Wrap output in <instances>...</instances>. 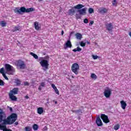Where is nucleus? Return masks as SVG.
Masks as SVG:
<instances>
[{
    "instance_id": "1",
    "label": "nucleus",
    "mask_w": 131,
    "mask_h": 131,
    "mask_svg": "<svg viewBox=\"0 0 131 131\" xmlns=\"http://www.w3.org/2000/svg\"><path fill=\"white\" fill-rule=\"evenodd\" d=\"M18 92H19V88H13L12 90L10 91L9 93V98L11 101H17V98L14 95H18Z\"/></svg>"
},
{
    "instance_id": "2",
    "label": "nucleus",
    "mask_w": 131,
    "mask_h": 131,
    "mask_svg": "<svg viewBox=\"0 0 131 131\" xmlns=\"http://www.w3.org/2000/svg\"><path fill=\"white\" fill-rule=\"evenodd\" d=\"M34 11H35V9L34 8H30L26 9V8L24 7H20L19 9L18 8H16L14 10V12L16 14H21V12L22 13H29L30 12H34Z\"/></svg>"
},
{
    "instance_id": "3",
    "label": "nucleus",
    "mask_w": 131,
    "mask_h": 131,
    "mask_svg": "<svg viewBox=\"0 0 131 131\" xmlns=\"http://www.w3.org/2000/svg\"><path fill=\"white\" fill-rule=\"evenodd\" d=\"M39 60L40 61L39 62L40 65L43 68H45V69H49V60L43 59V57H40Z\"/></svg>"
},
{
    "instance_id": "4",
    "label": "nucleus",
    "mask_w": 131,
    "mask_h": 131,
    "mask_svg": "<svg viewBox=\"0 0 131 131\" xmlns=\"http://www.w3.org/2000/svg\"><path fill=\"white\" fill-rule=\"evenodd\" d=\"M71 71L73 73H75L76 75H77L79 71V65L78 63H74L71 67Z\"/></svg>"
},
{
    "instance_id": "5",
    "label": "nucleus",
    "mask_w": 131,
    "mask_h": 131,
    "mask_svg": "<svg viewBox=\"0 0 131 131\" xmlns=\"http://www.w3.org/2000/svg\"><path fill=\"white\" fill-rule=\"evenodd\" d=\"M15 66L17 67H19L20 69H24L26 67V64H25V62L21 60H18L15 62Z\"/></svg>"
},
{
    "instance_id": "6",
    "label": "nucleus",
    "mask_w": 131,
    "mask_h": 131,
    "mask_svg": "<svg viewBox=\"0 0 131 131\" xmlns=\"http://www.w3.org/2000/svg\"><path fill=\"white\" fill-rule=\"evenodd\" d=\"M112 94V91L109 88H106L104 90L103 95L106 99H108L111 97V95Z\"/></svg>"
},
{
    "instance_id": "7",
    "label": "nucleus",
    "mask_w": 131,
    "mask_h": 131,
    "mask_svg": "<svg viewBox=\"0 0 131 131\" xmlns=\"http://www.w3.org/2000/svg\"><path fill=\"white\" fill-rule=\"evenodd\" d=\"M5 69L6 70L7 72H10L11 71H13L14 67L9 63H6L5 64Z\"/></svg>"
},
{
    "instance_id": "8",
    "label": "nucleus",
    "mask_w": 131,
    "mask_h": 131,
    "mask_svg": "<svg viewBox=\"0 0 131 131\" xmlns=\"http://www.w3.org/2000/svg\"><path fill=\"white\" fill-rule=\"evenodd\" d=\"M101 118L104 123H109V122H110V120H109L108 116L105 114H101Z\"/></svg>"
},
{
    "instance_id": "9",
    "label": "nucleus",
    "mask_w": 131,
    "mask_h": 131,
    "mask_svg": "<svg viewBox=\"0 0 131 131\" xmlns=\"http://www.w3.org/2000/svg\"><path fill=\"white\" fill-rule=\"evenodd\" d=\"M105 28L108 31H112L113 30V24L112 23L105 24Z\"/></svg>"
},
{
    "instance_id": "10",
    "label": "nucleus",
    "mask_w": 131,
    "mask_h": 131,
    "mask_svg": "<svg viewBox=\"0 0 131 131\" xmlns=\"http://www.w3.org/2000/svg\"><path fill=\"white\" fill-rule=\"evenodd\" d=\"M96 123L98 126H102L103 125V122L100 118V117H98L96 119Z\"/></svg>"
},
{
    "instance_id": "11",
    "label": "nucleus",
    "mask_w": 131,
    "mask_h": 131,
    "mask_svg": "<svg viewBox=\"0 0 131 131\" xmlns=\"http://www.w3.org/2000/svg\"><path fill=\"white\" fill-rule=\"evenodd\" d=\"M78 12L80 15H85L86 14V8H82L78 10Z\"/></svg>"
},
{
    "instance_id": "12",
    "label": "nucleus",
    "mask_w": 131,
    "mask_h": 131,
    "mask_svg": "<svg viewBox=\"0 0 131 131\" xmlns=\"http://www.w3.org/2000/svg\"><path fill=\"white\" fill-rule=\"evenodd\" d=\"M120 104H121V107L122 109H123V110H125V108H126V106L127 105L126 104V102H125V101L123 100H122L120 101Z\"/></svg>"
},
{
    "instance_id": "13",
    "label": "nucleus",
    "mask_w": 131,
    "mask_h": 131,
    "mask_svg": "<svg viewBox=\"0 0 131 131\" xmlns=\"http://www.w3.org/2000/svg\"><path fill=\"white\" fill-rule=\"evenodd\" d=\"M66 47H64V49H67V48H69L70 49H71L72 48V44L71 43V41H70V40H68L65 45Z\"/></svg>"
},
{
    "instance_id": "14",
    "label": "nucleus",
    "mask_w": 131,
    "mask_h": 131,
    "mask_svg": "<svg viewBox=\"0 0 131 131\" xmlns=\"http://www.w3.org/2000/svg\"><path fill=\"white\" fill-rule=\"evenodd\" d=\"M35 29L37 31L40 30V28H41V27L40 26L38 25V22L35 21L34 24Z\"/></svg>"
},
{
    "instance_id": "15",
    "label": "nucleus",
    "mask_w": 131,
    "mask_h": 131,
    "mask_svg": "<svg viewBox=\"0 0 131 131\" xmlns=\"http://www.w3.org/2000/svg\"><path fill=\"white\" fill-rule=\"evenodd\" d=\"M99 13L101 14H105L108 12V9L107 8H102V9H99Z\"/></svg>"
},
{
    "instance_id": "16",
    "label": "nucleus",
    "mask_w": 131,
    "mask_h": 131,
    "mask_svg": "<svg viewBox=\"0 0 131 131\" xmlns=\"http://www.w3.org/2000/svg\"><path fill=\"white\" fill-rule=\"evenodd\" d=\"M37 112L38 114L41 115V114H42V113H43V107H40L37 108Z\"/></svg>"
},
{
    "instance_id": "17",
    "label": "nucleus",
    "mask_w": 131,
    "mask_h": 131,
    "mask_svg": "<svg viewBox=\"0 0 131 131\" xmlns=\"http://www.w3.org/2000/svg\"><path fill=\"white\" fill-rule=\"evenodd\" d=\"M84 6H83L82 4H78L76 6H74V9H77V10H79L80 9H82Z\"/></svg>"
},
{
    "instance_id": "18",
    "label": "nucleus",
    "mask_w": 131,
    "mask_h": 131,
    "mask_svg": "<svg viewBox=\"0 0 131 131\" xmlns=\"http://www.w3.org/2000/svg\"><path fill=\"white\" fill-rule=\"evenodd\" d=\"M75 35L77 39H79L80 40V39L82 38V35L79 33H76Z\"/></svg>"
},
{
    "instance_id": "19",
    "label": "nucleus",
    "mask_w": 131,
    "mask_h": 131,
    "mask_svg": "<svg viewBox=\"0 0 131 131\" xmlns=\"http://www.w3.org/2000/svg\"><path fill=\"white\" fill-rule=\"evenodd\" d=\"M13 32H15V31H21V28L20 27H14V28L12 30Z\"/></svg>"
},
{
    "instance_id": "20",
    "label": "nucleus",
    "mask_w": 131,
    "mask_h": 131,
    "mask_svg": "<svg viewBox=\"0 0 131 131\" xmlns=\"http://www.w3.org/2000/svg\"><path fill=\"white\" fill-rule=\"evenodd\" d=\"M69 14L71 15V16H72L73 15H74V13H75V10L72 8V9H70L69 10Z\"/></svg>"
},
{
    "instance_id": "21",
    "label": "nucleus",
    "mask_w": 131,
    "mask_h": 131,
    "mask_svg": "<svg viewBox=\"0 0 131 131\" xmlns=\"http://www.w3.org/2000/svg\"><path fill=\"white\" fill-rule=\"evenodd\" d=\"M30 55L32 56L34 58V59H38V56H37V55H36V54L33 53V52H31Z\"/></svg>"
},
{
    "instance_id": "22",
    "label": "nucleus",
    "mask_w": 131,
    "mask_h": 131,
    "mask_svg": "<svg viewBox=\"0 0 131 131\" xmlns=\"http://www.w3.org/2000/svg\"><path fill=\"white\" fill-rule=\"evenodd\" d=\"M15 83L17 86L21 85V81L18 79H15Z\"/></svg>"
},
{
    "instance_id": "23",
    "label": "nucleus",
    "mask_w": 131,
    "mask_h": 131,
    "mask_svg": "<svg viewBox=\"0 0 131 131\" xmlns=\"http://www.w3.org/2000/svg\"><path fill=\"white\" fill-rule=\"evenodd\" d=\"M33 129H34V130H37L38 129V125L34 124L33 125Z\"/></svg>"
},
{
    "instance_id": "24",
    "label": "nucleus",
    "mask_w": 131,
    "mask_h": 131,
    "mask_svg": "<svg viewBox=\"0 0 131 131\" xmlns=\"http://www.w3.org/2000/svg\"><path fill=\"white\" fill-rule=\"evenodd\" d=\"M120 128V125H119V124H117V125L114 126V129H115V130H118V129H119Z\"/></svg>"
},
{
    "instance_id": "25",
    "label": "nucleus",
    "mask_w": 131,
    "mask_h": 131,
    "mask_svg": "<svg viewBox=\"0 0 131 131\" xmlns=\"http://www.w3.org/2000/svg\"><path fill=\"white\" fill-rule=\"evenodd\" d=\"M1 24L2 27H6V25L7 23H6V22H5V21L3 20L1 22Z\"/></svg>"
},
{
    "instance_id": "26",
    "label": "nucleus",
    "mask_w": 131,
    "mask_h": 131,
    "mask_svg": "<svg viewBox=\"0 0 131 131\" xmlns=\"http://www.w3.org/2000/svg\"><path fill=\"white\" fill-rule=\"evenodd\" d=\"M91 78H93V79H97V75L95 74H92Z\"/></svg>"
},
{
    "instance_id": "27",
    "label": "nucleus",
    "mask_w": 131,
    "mask_h": 131,
    "mask_svg": "<svg viewBox=\"0 0 131 131\" xmlns=\"http://www.w3.org/2000/svg\"><path fill=\"white\" fill-rule=\"evenodd\" d=\"M32 130V128L29 126L25 127V131H31Z\"/></svg>"
},
{
    "instance_id": "28",
    "label": "nucleus",
    "mask_w": 131,
    "mask_h": 131,
    "mask_svg": "<svg viewBox=\"0 0 131 131\" xmlns=\"http://www.w3.org/2000/svg\"><path fill=\"white\" fill-rule=\"evenodd\" d=\"M112 5L115 7L117 6V2H116V0H114L113 1H112Z\"/></svg>"
},
{
    "instance_id": "29",
    "label": "nucleus",
    "mask_w": 131,
    "mask_h": 131,
    "mask_svg": "<svg viewBox=\"0 0 131 131\" xmlns=\"http://www.w3.org/2000/svg\"><path fill=\"white\" fill-rule=\"evenodd\" d=\"M0 73L2 75L5 74V68H2L0 69Z\"/></svg>"
},
{
    "instance_id": "30",
    "label": "nucleus",
    "mask_w": 131,
    "mask_h": 131,
    "mask_svg": "<svg viewBox=\"0 0 131 131\" xmlns=\"http://www.w3.org/2000/svg\"><path fill=\"white\" fill-rule=\"evenodd\" d=\"M89 13L90 14H93V13H94V9L91 8H89Z\"/></svg>"
},
{
    "instance_id": "31",
    "label": "nucleus",
    "mask_w": 131,
    "mask_h": 131,
    "mask_svg": "<svg viewBox=\"0 0 131 131\" xmlns=\"http://www.w3.org/2000/svg\"><path fill=\"white\" fill-rule=\"evenodd\" d=\"M0 85L1 86L5 85V82H4V81L1 79H0Z\"/></svg>"
},
{
    "instance_id": "32",
    "label": "nucleus",
    "mask_w": 131,
    "mask_h": 131,
    "mask_svg": "<svg viewBox=\"0 0 131 131\" xmlns=\"http://www.w3.org/2000/svg\"><path fill=\"white\" fill-rule=\"evenodd\" d=\"M93 59L94 60H97V59L99 58V56L98 55H92Z\"/></svg>"
},
{
    "instance_id": "33",
    "label": "nucleus",
    "mask_w": 131,
    "mask_h": 131,
    "mask_svg": "<svg viewBox=\"0 0 131 131\" xmlns=\"http://www.w3.org/2000/svg\"><path fill=\"white\" fill-rule=\"evenodd\" d=\"M77 113H78L80 115H81V114H82L83 112L81 110H77Z\"/></svg>"
},
{
    "instance_id": "34",
    "label": "nucleus",
    "mask_w": 131,
    "mask_h": 131,
    "mask_svg": "<svg viewBox=\"0 0 131 131\" xmlns=\"http://www.w3.org/2000/svg\"><path fill=\"white\" fill-rule=\"evenodd\" d=\"M2 75L3 77L5 78V79L6 80H9V78H8V77L6 75V73L3 74Z\"/></svg>"
},
{
    "instance_id": "35",
    "label": "nucleus",
    "mask_w": 131,
    "mask_h": 131,
    "mask_svg": "<svg viewBox=\"0 0 131 131\" xmlns=\"http://www.w3.org/2000/svg\"><path fill=\"white\" fill-rule=\"evenodd\" d=\"M80 45L81 46V47H85V43L83 42V41H81L80 42Z\"/></svg>"
},
{
    "instance_id": "36",
    "label": "nucleus",
    "mask_w": 131,
    "mask_h": 131,
    "mask_svg": "<svg viewBox=\"0 0 131 131\" xmlns=\"http://www.w3.org/2000/svg\"><path fill=\"white\" fill-rule=\"evenodd\" d=\"M54 91L56 95H60V92H59V90H58V89L56 88V89H55Z\"/></svg>"
},
{
    "instance_id": "37",
    "label": "nucleus",
    "mask_w": 131,
    "mask_h": 131,
    "mask_svg": "<svg viewBox=\"0 0 131 131\" xmlns=\"http://www.w3.org/2000/svg\"><path fill=\"white\" fill-rule=\"evenodd\" d=\"M83 22L85 24H88V23H89V19H88V18H85Z\"/></svg>"
},
{
    "instance_id": "38",
    "label": "nucleus",
    "mask_w": 131,
    "mask_h": 131,
    "mask_svg": "<svg viewBox=\"0 0 131 131\" xmlns=\"http://www.w3.org/2000/svg\"><path fill=\"white\" fill-rule=\"evenodd\" d=\"M24 85L25 86H28V85H29V83L27 81H25L24 82Z\"/></svg>"
},
{
    "instance_id": "39",
    "label": "nucleus",
    "mask_w": 131,
    "mask_h": 131,
    "mask_svg": "<svg viewBox=\"0 0 131 131\" xmlns=\"http://www.w3.org/2000/svg\"><path fill=\"white\" fill-rule=\"evenodd\" d=\"M52 88L55 90L57 89V87L55 85V84H51Z\"/></svg>"
},
{
    "instance_id": "40",
    "label": "nucleus",
    "mask_w": 131,
    "mask_h": 131,
    "mask_svg": "<svg viewBox=\"0 0 131 131\" xmlns=\"http://www.w3.org/2000/svg\"><path fill=\"white\" fill-rule=\"evenodd\" d=\"M45 85H46V84L45 83V82H42L40 83V86H42L43 88L45 87Z\"/></svg>"
},
{
    "instance_id": "41",
    "label": "nucleus",
    "mask_w": 131,
    "mask_h": 131,
    "mask_svg": "<svg viewBox=\"0 0 131 131\" xmlns=\"http://www.w3.org/2000/svg\"><path fill=\"white\" fill-rule=\"evenodd\" d=\"M76 19H80V18H81L80 15H79L78 14H76Z\"/></svg>"
},
{
    "instance_id": "42",
    "label": "nucleus",
    "mask_w": 131,
    "mask_h": 131,
    "mask_svg": "<svg viewBox=\"0 0 131 131\" xmlns=\"http://www.w3.org/2000/svg\"><path fill=\"white\" fill-rule=\"evenodd\" d=\"M81 51V48H79V47H77V52H80Z\"/></svg>"
},
{
    "instance_id": "43",
    "label": "nucleus",
    "mask_w": 131,
    "mask_h": 131,
    "mask_svg": "<svg viewBox=\"0 0 131 131\" xmlns=\"http://www.w3.org/2000/svg\"><path fill=\"white\" fill-rule=\"evenodd\" d=\"M45 58L46 59V60H49L50 59V56L48 55L45 57Z\"/></svg>"
},
{
    "instance_id": "44",
    "label": "nucleus",
    "mask_w": 131,
    "mask_h": 131,
    "mask_svg": "<svg viewBox=\"0 0 131 131\" xmlns=\"http://www.w3.org/2000/svg\"><path fill=\"white\" fill-rule=\"evenodd\" d=\"M93 24H94V21L93 20L91 21L89 25H90V26H91V25H93Z\"/></svg>"
},
{
    "instance_id": "45",
    "label": "nucleus",
    "mask_w": 131,
    "mask_h": 131,
    "mask_svg": "<svg viewBox=\"0 0 131 131\" xmlns=\"http://www.w3.org/2000/svg\"><path fill=\"white\" fill-rule=\"evenodd\" d=\"M72 112H73V113H77V110L74 111L73 110H71Z\"/></svg>"
},
{
    "instance_id": "46",
    "label": "nucleus",
    "mask_w": 131,
    "mask_h": 131,
    "mask_svg": "<svg viewBox=\"0 0 131 131\" xmlns=\"http://www.w3.org/2000/svg\"><path fill=\"white\" fill-rule=\"evenodd\" d=\"M8 108H9L10 112H13V108L11 107H8Z\"/></svg>"
},
{
    "instance_id": "47",
    "label": "nucleus",
    "mask_w": 131,
    "mask_h": 131,
    "mask_svg": "<svg viewBox=\"0 0 131 131\" xmlns=\"http://www.w3.org/2000/svg\"><path fill=\"white\" fill-rule=\"evenodd\" d=\"M73 52H77V49H74L73 50Z\"/></svg>"
},
{
    "instance_id": "48",
    "label": "nucleus",
    "mask_w": 131,
    "mask_h": 131,
    "mask_svg": "<svg viewBox=\"0 0 131 131\" xmlns=\"http://www.w3.org/2000/svg\"><path fill=\"white\" fill-rule=\"evenodd\" d=\"M38 90L39 91H41V86H39Z\"/></svg>"
},
{
    "instance_id": "49",
    "label": "nucleus",
    "mask_w": 131,
    "mask_h": 131,
    "mask_svg": "<svg viewBox=\"0 0 131 131\" xmlns=\"http://www.w3.org/2000/svg\"><path fill=\"white\" fill-rule=\"evenodd\" d=\"M14 124H15V125H18V124H19V123L18 122H15L14 123Z\"/></svg>"
},
{
    "instance_id": "50",
    "label": "nucleus",
    "mask_w": 131,
    "mask_h": 131,
    "mask_svg": "<svg viewBox=\"0 0 131 131\" xmlns=\"http://www.w3.org/2000/svg\"><path fill=\"white\" fill-rule=\"evenodd\" d=\"M25 99H29V97L28 96H26L25 97Z\"/></svg>"
},
{
    "instance_id": "51",
    "label": "nucleus",
    "mask_w": 131,
    "mask_h": 131,
    "mask_svg": "<svg viewBox=\"0 0 131 131\" xmlns=\"http://www.w3.org/2000/svg\"><path fill=\"white\" fill-rule=\"evenodd\" d=\"M64 34V31L62 30L61 31V35H63Z\"/></svg>"
},
{
    "instance_id": "52",
    "label": "nucleus",
    "mask_w": 131,
    "mask_h": 131,
    "mask_svg": "<svg viewBox=\"0 0 131 131\" xmlns=\"http://www.w3.org/2000/svg\"><path fill=\"white\" fill-rule=\"evenodd\" d=\"M86 43H87L88 45H90L91 42H90V41H86Z\"/></svg>"
},
{
    "instance_id": "53",
    "label": "nucleus",
    "mask_w": 131,
    "mask_h": 131,
    "mask_svg": "<svg viewBox=\"0 0 131 131\" xmlns=\"http://www.w3.org/2000/svg\"><path fill=\"white\" fill-rule=\"evenodd\" d=\"M38 2H42V0H38Z\"/></svg>"
},
{
    "instance_id": "54",
    "label": "nucleus",
    "mask_w": 131,
    "mask_h": 131,
    "mask_svg": "<svg viewBox=\"0 0 131 131\" xmlns=\"http://www.w3.org/2000/svg\"><path fill=\"white\" fill-rule=\"evenodd\" d=\"M72 78H74V76H72Z\"/></svg>"
},
{
    "instance_id": "55",
    "label": "nucleus",
    "mask_w": 131,
    "mask_h": 131,
    "mask_svg": "<svg viewBox=\"0 0 131 131\" xmlns=\"http://www.w3.org/2000/svg\"><path fill=\"white\" fill-rule=\"evenodd\" d=\"M57 101H55V104H57Z\"/></svg>"
},
{
    "instance_id": "56",
    "label": "nucleus",
    "mask_w": 131,
    "mask_h": 131,
    "mask_svg": "<svg viewBox=\"0 0 131 131\" xmlns=\"http://www.w3.org/2000/svg\"><path fill=\"white\" fill-rule=\"evenodd\" d=\"M81 108H83V106H81Z\"/></svg>"
}]
</instances>
